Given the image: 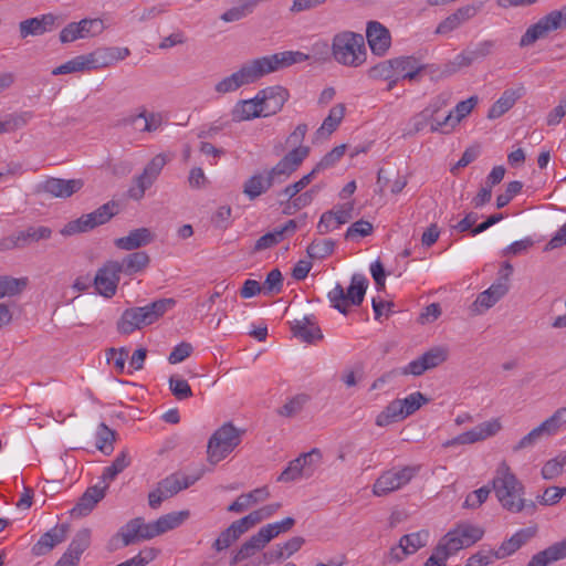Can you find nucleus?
Returning a JSON list of instances; mask_svg holds the SVG:
<instances>
[{
    "label": "nucleus",
    "instance_id": "19",
    "mask_svg": "<svg viewBox=\"0 0 566 566\" xmlns=\"http://www.w3.org/2000/svg\"><path fill=\"white\" fill-rule=\"evenodd\" d=\"M84 186L82 179L48 178L39 186V192H45L55 198H70Z\"/></svg>",
    "mask_w": 566,
    "mask_h": 566
},
{
    "label": "nucleus",
    "instance_id": "2",
    "mask_svg": "<svg viewBox=\"0 0 566 566\" xmlns=\"http://www.w3.org/2000/svg\"><path fill=\"white\" fill-rule=\"evenodd\" d=\"M491 484L504 510L511 513H520L525 509H530L532 512L535 511V503L524 499L525 486L505 461H502L496 468Z\"/></svg>",
    "mask_w": 566,
    "mask_h": 566
},
{
    "label": "nucleus",
    "instance_id": "26",
    "mask_svg": "<svg viewBox=\"0 0 566 566\" xmlns=\"http://www.w3.org/2000/svg\"><path fill=\"white\" fill-rule=\"evenodd\" d=\"M108 484L103 486L94 485L86 489L83 495L78 499L76 505L72 509L71 513L76 516L88 515L95 505L104 499Z\"/></svg>",
    "mask_w": 566,
    "mask_h": 566
},
{
    "label": "nucleus",
    "instance_id": "55",
    "mask_svg": "<svg viewBox=\"0 0 566 566\" xmlns=\"http://www.w3.org/2000/svg\"><path fill=\"white\" fill-rule=\"evenodd\" d=\"M428 532H417L403 535L400 538V543L405 548H408L409 554L416 553L419 548L423 547L428 539Z\"/></svg>",
    "mask_w": 566,
    "mask_h": 566
},
{
    "label": "nucleus",
    "instance_id": "34",
    "mask_svg": "<svg viewBox=\"0 0 566 566\" xmlns=\"http://www.w3.org/2000/svg\"><path fill=\"white\" fill-rule=\"evenodd\" d=\"M231 115L232 120L239 123L263 116V109L255 96L251 99L239 101L232 108Z\"/></svg>",
    "mask_w": 566,
    "mask_h": 566
},
{
    "label": "nucleus",
    "instance_id": "28",
    "mask_svg": "<svg viewBox=\"0 0 566 566\" xmlns=\"http://www.w3.org/2000/svg\"><path fill=\"white\" fill-rule=\"evenodd\" d=\"M139 119L144 120L140 127H135L139 132L153 133L163 124V116L160 113L147 112L145 107H142L138 114H130L120 119L119 125L134 126Z\"/></svg>",
    "mask_w": 566,
    "mask_h": 566
},
{
    "label": "nucleus",
    "instance_id": "59",
    "mask_svg": "<svg viewBox=\"0 0 566 566\" xmlns=\"http://www.w3.org/2000/svg\"><path fill=\"white\" fill-rule=\"evenodd\" d=\"M283 287V275L279 269L271 270L262 285L264 294H277Z\"/></svg>",
    "mask_w": 566,
    "mask_h": 566
},
{
    "label": "nucleus",
    "instance_id": "47",
    "mask_svg": "<svg viewBox=\"0 0 566 566\" xmlns=\"http://www.w3.org/2000/svg\"><path fill=\"white\" fill-rule=\"evenodd\" d=\"M335 242L332 239H325L322 241H313L306 249V252L311 259H324L331 255L334 251Z\"/></svg>",
    "mask_w": 566,
    "mask_h": 566
},
{
    "label": "nucleus",
    "instance_id": "31",
    "mask_svg": "<svg viewBox=\"0 0 566 566\" xmlns=\"http://www.w3.org/2000/svg\"><path fill=\"white\" fill-rule=\"evenodd\" d=\"M566 558V537L532 556L526 566H548Z\"/></svg>",
    "mask_w": 566,
    "mask_h": 566
},
{
    "label": "nucleus",
    "instance_id": "57",
    "mask_svg": "<svg viewBox=\"0 0 566 566\" xmlns=\"http://www.w3.org/2000/svg\"><path fill=\"white\" fill-rule=\"evenodd\" d=\"M492 488L489 485H483L482 488L470 492L463 502L464 509H478L488 500Z\"/></svg>",
    "mask_w": 566,
    "mask_h": 566
},
{
    "label": "nucleus",
    "instance_id": "50",
    "mask_svg": "<svg viewBox=\"0 0 566 566\" xmlns=\"http://www.w3.org/2000/svg\"><path fill=\"white\" fill-rule=\"evenodd\" d=\"M548 436V429L544 422H542L538 427L534 428L531 432L524 436L516 446L513 447V451L517 452L523 449L532 448L535 446L538 440L544 436Z\"/></svg>",
    "mask_w": 566,
    "mask_h": 566
},
{
    "label": "nucleus",
    "instance_id": "27",
    "mask_svg": "<svg viewBox=\"0 0 566 566\" xmlns=\"http://www.w3.org/2000/svg\"><path fill=\"white\" fill-rule=\"evenodd\" d=\"M536 534L535 527H527L520 530L514 535H512L509 539L504 541L497 549H493V555L496 559L505 558L516 551H518L523 545H525L533 536Z\"/></svg>",
    "mask_w": 566,
    "mask_h": 566
},
{
    "label": "nucleus",
    "instance_id": "6",
    "mask_svg": "<svg viewBox=\"0 0 566 566\" xmlns=\"http://www.w3.org/2000/svg\"><path fill=\"white\" fill-rule=\"evenodd\" d=\"M119 203L111 200L91 213L82 214L76 220L70 221L61 230L63 235H72L81 232H88L98 226L105 224L118 213Z\"/></svg>",
    "mask_w": 566,
    "mask_h": 566
},
{
    "label": "nucleus",
    "instance_id": "4",
    "mask_svg": "<svg viewBox=\"0 0 566 566\" xmlns=\"http://www.w3.org/2000/svg\"><path fill=\"white\" fill-rule=\"evenodd\" d=\"M332 52L338 63L350 67L360 66L367 57L364 36L352 31L339 32L334 36Z\"/></svg>",
    "mask_w": 566,
    "mask_h": 566
},
{
    "label": "nucleus",
    "instance_id": "22",
    "mask_svg": "<svg viewBox=\"0 0 566 566\" xmlns=\"http://www.w3.org/2000/svg\"><path fill=\"white\" fill-rule=\"evenodd\" d=\"M91 531L88 528L80 530L72 542L70 543L66 552L57 560L55 566H75L80 562L81 555L90 546Z\"/></svg>",
    "mask_w": 566,
    "mask_h": 566
},
{
    "label": "nucleus",
    "instance_id": "23",
    "mask_svg": "<svg viewBox=\"0 0 566 566\" xmlns=\"http://www.w3.org/2000/svg\"><path fill=\"white\" fill-rule=\"evenodd\" d=\"M366 38L371 52L376 55H384L390 48V32L378 21L368 22Z\"/></svg>",
    "mask_w": 566,
    "mask_h": 566
},
{
    "label": "nucleus",
    "instance_id": "49",
    "mask_svg": "<svg viewBox=\"0 0 566 566\" xmlns=\"http://www.w3.org/2000/svg\"><path fill=\"white\" fill-rule=\"evenodd\" d=\"M566 465V454H558L556 458L548 460L542 468V476L545 480H553L559 476Z\"/></svg>",
    "mask_w": 566,
    "mask_h": 566
},
{
    "label": "nucleus",
    "instance_id": "3",
    "mask_svg": "<svg viewBox=\"0 0 566 566\" xmlns=\"http://www.w3.org/2000/svg\"><path fill=\"white\" fill-rule=\"evenodd\" d=\"M174 298L156 300L145 306L126 308L117 322V331L120 334L129 335L136 329L151 325L174 307Z\"/></svg>",
    "mask_w": 566,
    "mask_h": 566
},
{
    "label": "nucleus",
    "instance_id": "16",
    "mask_svg": "<svg viewBox=\"0 0 566 566\" xmlns=\"http://www.w3.org/2000/svg\"><path fill=\"white\" fill-rule=\"evenodd\" d=\"M482 1L458 8L453 13L449 14L443 21H441L438 24L436 33L448 34L457 30L463 23L473 19L478 14V12L482 10Z\"/></svg>",
    "mask_w": 566,
    "mask_h": 566
},
{
    "label": "nucleus",
    "instance_id": "5",
    "mask_svg": "<svg viewBox=\"0 0 566 566\" xmlns=\"http://www.w3.org/2000/svg\"><path fill=\"white\" fill-rule=\"evenodd\" d=\"M367 287V277L363 274L355 273L352 276L350 285L346 292L342 284L337 283L335 287L328 292L327 297L334 308L346 315L349 305L359 306L363 303Z\"/></svg>",
    "mask_w": 566,
    "mask_h": 566
},
{
    "label": "nucleus",
    "instance_id": "13",
    "mask_svg": "<svg viewBox=\"0 0 566 566\" xmlns=\"http://www.w3.org/2000/svg\"><path fill=\"white\" fill-rule=\"evenodd\" d=\"M448 358V349L443 347H433L423 353L417 359L410 361L401 369L402 375L420 376L424 371L436 368L444 363Z\"/></svg>",
    "mask_w": 566,
    "mask_h": 566
},
{
    "label": "nucleus",
    "instance_id": "58",
    "mask_svg": "<svg viewBox=\"0 0 566 566\" xmlns=\"http://www.w3.org/2000/svg\"><path fill=\"white\" fill-rule=\"evenodd\" d=\"M303 476L305 478L304 465L300 457H297L296 459L292 460L286 469L279 475L277 481L291 482Z\"/></svg>",
    "mask_w": 566,
    "mask_h": 566
},
{
    "label": "nucleus",
    "instance_id": "53",
    "mask_svg": "<svg viewBox=\"0 0 566 566\" xmlns=\"http://www.w3.org/2000/svg\"><path fill=\"white\" fill-rule=\"evenodd\" d=\"M396 75L394 59L382 61L368 71V76L373 80H389Z\"/></svg>",
    "mask_w": 566,
    "mask_h": 566
},
{
    "label": "nucleus",
    "instance_id": "14",
    "mask_svg": "<svg viewBox=\"0 0 566 566\" xmlns=\"http://www.w3.org/2000/svg\"><path fill=\"white\" fill-rule=\"evenodd\" d=\"M119 280L120 273L117 268V261H107L97 270L93 283L98 294L111 298L116 294Z\"/></svg>",
    "mask_w": 566,
    "mask_h": 566
},
{
    "label": "nucleus",
    "instance_id": "43",
    "mask_svg": "<svg viewBox=\"0 0 566 566\" xmlns=\"http://www.w3.org/2000/svg\"><path fill=\"white\" fill-rule=\"evenodd\" d=\"M453 530L462 537L468 547L479 542L484 535L482 527L470 523H460Z\"/></svg>",
    "mask_w": 566,
    "mask_h": 566
},
{
    "label": "nucleus",
    "instance_id": "32",
    "mask_svg": "<svg viewBox=\"0 0 566 566\" xmlns=\"http://www.w3.org/2000/svg\"><path fill=\"white\" fill-rule=\"evenodd\" d=\"M275 182L268 171L252 175L244 184L242 192L250 199L255 200L265 193Z\"/></svg>",
    "mask_w": 566,
    "mask_h": 566
},
{
    "label": "nucleus",
    "instance_id": "10",
    "mask_svg": "<svg viewBox=\"0 0 566 566\" xmlns=\"http://www.w3.org/2000/svg\"><path fill=\"white\" fill-rule=\"evenodd\" d=\"M166 164L167 157L164 154L156 155L145 166L143 172L134 178V185L127 191L128 197L136 201L142 200L146 190L154 185Z\"/></svg>",
    "mask_w": 566,
    "mask_h": 566
},
{
    "label": "nucleus",
    "instance_id": "15",
    "mask_svg": "<svg viewBox=\"0 0 566 566\" xmlns=\"http://www.w3.org/2000/svg\"><path fill=\"white\" fill-rule=\"evenodd\" d=\"M128 48H98L95 51L84 54L87 71L111 66L118 61L129 56Z\"/></svg>",
    "mask_w": 566,
    "mask_h": 566
},
{
    "label": "nucleus",
    "instance_id": "18",
    "mask_svg": "<svg viewBox=\"0 0 566 566\" xmlns=\"http://www.w3.org/2000/svg\"><path fill=\"white\" fill-rule=\"evenodd\" d=\"M62 21H59V17L53 13L42 14L41 17H34L25 19L19 23V32L21 39L28 36L42 35L46 32H51L55 27H59Z\"/></svg>",
    "mask_w": 566,
    "mask_h": 566
},
{
    "label": "nucleus",
    "instance_id": "52",
    "mask_svg": "<svg viewBox=\"0 0 566 566\" xmlns=\"http://www.w3.org/2000/svg\"><path fill=\"white\" fill-rule=\"evenodd\" d=\"M169 389L171 394L178 400H185L192 396L191 387L188 381L180 378L177 375H172L169 378Z\"/></svg>",
    "mask_w": 566,
    "mask_h": 566
},
{
    "label": "nucleus",
    "instance_id": "7",
    "mask_svg": "<svg viewBox=\"0 0 566 566\" xmlns=\"http://www.w3.org/2000/svg\"><path fill=\"white\" fill-rule=\"evenodd\" d=\"M243 431L231 422L221 426L209 439L207 453L211 463H218L231 453L241 442Z\"/></svg>",
    "mask_w": 566,
    "mask_h": 566
},
{
    "label": "nucleus",
    "instance_id": "61",
    "mask_svg": "<svg viewBox=\"0 0 566 566\" xmlns=\"http://www.w3.org/2000/svg\"><path fill=\"white\" fill-rule=\"evenodd\" d=\"M84 55H77L52 71L53 75L87 71Z\"/></svg>",
    "mask_w": 566,
    "mask_h": 566
},
{
    "label": "nucleus",
    "instance_id": "38",
    "mask_svg": "<svg viewBox=\"0 0 566 566\" xmlns=\"http://www.w3.org/2000/svg\"><path fill=\"white\" fill-rule=\"evenodd\" d=\"M188 516V511L171 512L155 521V526L157 527L159 535H161L181 525Z\"/></svg>",
    "mask_w": 566,
    "mask_h": 566
},
{
    "label": "nucleus",
    "instance_id": "37",
    "mask_svg": "<svg viewBox=\"0 0 566 566\" xmlns=\"http://www.w3.org/2000/svg\"><path fill=\"white\" fill-rule=\"evenodd\" d=\"M443 557H450L460 549L468 547L454 530H450L438 543Z\"/></svg>",
    "mask_w": 566,
    "mask_h": 566
},
{
    "label": "nucleus",
    "instance_id": "62",
    "mask_svg": "<svg viewBox=\"0 0 566 566\" xmlns=\"http://www.w3.org/2000/svg\"><path fill=\"white\" fill-rule=\"evenodd\" d=\"M322 458V452L317 448H314L310 452L302 453L300 455V459L304 465L305 478H310L313 475L316 467L321 463Z\"/></svg>",
    "mask_w": 566,
    "mask_h": 566
},
{
    "label": "nucleus",
    "instance_id": "30",
    "mask_svg": "<svg viewBox=\"0 0 566 566\" xmlns=\"http://www.w3.org/2000/svg\"><path fill=\"white\" fill-rule=\"evenodd\" d=\"M525 93L524 86L517 88L505 90L501 97L493 103L488 113V118L495 119L504 115L510 111L517 99H520Z\"/></svg>",
    "mask_w": 566,
    "mask_h": 566
},
{
    "label": "nucleus",
    "instance_id": "8",
    "mask_svg": "<svg viewBox=\"0 0 566 566\" xmlns=\"http://www.w3.org/2000/svg\"><path fill=\"white\" fill-rule=\"evenodd\" d=\"M566 29V4L542 17L536 23L530 25L520 40V46L533 45L537 40L548 33Z\"/></svg>",
    "mask_w": 566,
    "mask_h": 566
},
{
    "label": "nucleus",
    "instance_id": "51",
    "mask_svg": "<svg viewBox=\"0 0 566 566\" xmlns=\"http://www.w3.org/2000/svg\"><path fill=\"white\" fill-rule=\"evenodd\" d=\"M310 397L306 394H300L291 398L286 403H284L279 409V415L283 417H293L297 415L305 403L308 401Z\"/></svg>",
    "mask_w": 566,
    "mask_h": 566
},
{
    "label": "nucleus",
    "instance_id": "21",
    "mask_svg": "<svg viewBox=\"0 0 566 566\" xmlns=\"http://www.w3.org/2000/svg\"><path fill=\"white\" fill-rule=\"evenodd\" d=\"M500 429L501 424L497 420L486 421L451 440H448L443 446L451 447L455 444H469L482 441L494 436Z\"/></svg>",
    "mask_w": 566,
    "mask_h": 566
},
{
    "label": "nucleus",
    "instance_id": "12",
    "mask_svg": "<svg viewBox=\"0 0 566 566\" xmlns=\"http://www.w3.org/2000/svg\"><path fill=\"white\" fill-rule=\"evenodd\" d=\"M105 29L101 19H82L78 22H70L60 32L61 43H71L78 39H86L99 35Z\"/></svg>",
    "mask_w": 566,
    "mask_h": 566
},
{
    "label": "nucleus",
    "instance_id": "33",
    "mask_svg": "<svg viewBox=\"0 0 566 566\" xmlns=\"http://www.w3.org/2000/svg\"><path fill=\"white\" fill-rule=\"evenodd\" d=\"M150 262L149 255L144 251L127 254L120 262L117 261L119 273L132 276L145 270Z\"/></svg>",
    "mask_w": 566,
    "mask_h": 566
},
{
    "label": "nucleus",
    "instance_id": "64",
    "mask_svg": "<svg viewBox=\"0 0 566 566\" xmlns=\"http://www.w3.org/2000/svg\"><path fill=\"white\" fill-rule=\"evenodd\" d=\"M566 495L565 486H549L544 490V493L537 497L542 505H555L560 499Z\"/></svg>",
    "mask_w": 566,
    "mask_h": 566
},
{
    "label": "nucleus",
    "instance_id": "17",
    "mask_svg": "<svg viewBox=\"0 0 566 566\" xmlns=\"http://www.w3.org/2000/svg\"><path fill=\"white\" fill-rule=\"evenodd\" d=\"M289 97V91L280 85L265 87L256 94V99L260 101L264 117L279 113Z\"/></svg>",
    "mask_w": 566,
    "mask_h": 566
},
{
    "label": "nucleus",
    "instance_id": "41",
    "mask_svg": "<svg viewBox=\"0 0 566 566\" xmlns=\"http://www.w3.org/2000/svg\"><path fill=\"white\" fill-rule=\"evenodd\" d=\"M316 175L317 174L312 169V171L303 176L300 180L282 189L277 195L279 198L281 199V203H283L284 201L292 200L296 195H298L304 188H306L312 182Z\"/></svg>",
    "mask_w": 566,
    "mask_h": 566
},
{
    "label": "nucleus",
    "instance_id": "44",
    "mask_svg": "<svg viewBox=\"0 0 566 566\" xmlns=\"http://www.w3.org/2000/svg\"><path fill=\"white\" fill-rule=\"evenodd\" d=\"M268 544L269 542L266 538H264L263 533L259 530L256 534L252 535L240 546L239 552L244 559H248L255 555L259 551L263 549Z\"/></svg>",
    "mask_w": 566,
    "mask_h": 566
},
{
    "label": "nucleus",
    "instance_id": "9",
    "mask_svg": "<svg viewBox=\"0 0 566 566\" xmlns=\"http://www.w3.org/2000/svg\"><path fill=\"white\" fill-rule=\"evenodd\" d=\"M420 465H406L399 470L385 471L375 481L373 493L376 496L387 495L408 484L420 471Z\"/></svg>",
    "mask_w": 566,
    "mask_h": 566
},
{
    "label": "nucleus",
    "instance_id": "46",
    "mask_svg": "<svg viewBox=\"0 0 566 566\" xmlns=\"http://www.w3.org/2000/svg\"><path fill=\"white\" fill-rule=\"evenodd\" d=\"M345 115V105L344 104H336L333 106L329 111L328 116L324 119L321 128L317 130L319 133L321 130H326L327 134H332L336 130L338 125L340 124L342 119Z\"/></svg>",
    "mask_w": 566,
    "mask_h": 566
},
{
    "label": "nucleus",
    "instance_id": "42",
    "mask_svg": "<svg viewBox=\"0 0 566 566\" xmlns=\"http://www.w3.org/2000/svg\"><path fill=\"white\" fill-rule=\"evenodd\" d=\"M116 432L109 429L104 422L99 423L96 433V448L104 454H111L114 450Z\"/></svg>",
    "mask_w": 566,
    "mask_h": 566
},
{
    "label": "nucleus",
    "instance_id": "40",
    "mask_svg": "<svg viewBox=\"0 0 566 566\" xmlns=\"http://www.w3.org/2000/svg\"><path fill=\"white\" fill-rule=\"evenodd\" d=\"M27 285V277L15 279L8 275L0 276V298L21 294Z\"/></svg>",
    "mask_w": 566,
    "mask_h": 566
},
{
    "label": "nucleus",
    "instance_id": "48",
    "mask_svg": "<svg viewBox=\"0 0 566 566\" xmlns=\"http://www.w3.org/2000/svg\"><path fill=\"white\" fill-rule=\"evenodd\" d=\"M241 535V532H239L235 525L231 523L229 527L220 533L219 537L212 544V547L217 552L224 551L239 539Z\"/></svg>",
    "mask_w": 566,
    "mask_h": 566
},
{
    "label": "nucleus",
    "instance_id": "60",
    "mask_svg": "<svg viewBox=\"0 0 566 566\" xmlns=\"http://www.w3.org/2000/svg\"><path fill=\"white\" fill-rule=\"evenodd\" d=\"M29 114H10L7 115L3 119H0V134L12 133L21 127H23L28 123Z\"/></svg>",
    "mask_w": 566,
    "mask_h": 566
},
{
    "label": "nucleus",
    "instance_id": "54",
    "mask_svg": "<svg viewBox=\"0 0 566 566\" xmlns=\"http://www.w3.org/2000/svg\"><path fill=\"white\" fill-rule=\"evenodd\" d=\"M399 401L401 402L402 411L407 418L408 416L416 412L423 403H427L429 399L420 391H416L410 394L405 399H399Z\"/></svg>",
    "mask_w": 566,
    "mask_h": 566
},
{
    "label": "nucleus",
    "instance_id": "1",
    "mask_svg": "<svg viewBox=\"0 0 566 566\" xmlns=\"http://www.w3.org/2000/svg\"><path fill=\"white\" fill-rule=\"evenodd\" d=\"M308 59L307 54L300 51H284L251 60L244 63L237 72L219 81L214 85V91L219 94L234 92L241 86L254 83L270 73L305 62Z\"/></svg>",
    "mask_w": 566,
    "mask_h": 566
},
{
    "label": "nucleus",
    "instance_id": "29",
    "mask_svg": "<svg viewBox=\"0 0 566 566\" xmlns=\"http://www.w3.org/2000/svg\"><path fill=\"white\" fill-rule=\"evenodd\" d=\"M292 332L295 337L310 344L323 338L321 328L313 315L304 316L302 319H295L292 324Z\"/></svg>",
    "mask_w": 566,
    "mask_h": 566
},
{
    "label": "nucleus",
    "instance_id": "35",
    "mask_svg": "<svg viewBox=\"0 0 566 566\" xmlns=\"http://www.w3.org/2000/svg\"><path fill=\"white\" fill-rule=\"evenodd\" d=\"M15 233L17 240L19 241L21 249H23L33 242L50 239L52 235V230L49 227L40 226L29 227L25 230Z\"/></svg>",
    "mask_w": 566,
    "mask_h": 566
},
{
    "label": "nucleus",
    "instance_id": "11",
    "mask_svg": "<svg viewBox=\"0 0 566 566\" xmlns=\"http://www.w3.org/2000/svg\"><path fill=\"white\" fill-rule=\"evenodd\" d=\"M158 535L155 522L145 523L143 517H135L120 527L115 538H120L123 546L126 547L139 541L151 539Z\"/></svg>",
    "mask_w": 566,
    "mask_h": 566
},
{
    "label": "nucleus",
    "instance_id": "63",
    "mask_svg": "<svg viewBox=\"0 0 566 566\" xmlns=\"http://www.w3.org/2000/svg\"><path fill=\"white\" fill-rule=\"evenodd\" d=\"M294 171V168L291 167L284 158H282L274 167L268 170L269 175L275 184L285 181Z\"/></svg>",
    "mask_w": 566,
    "mask_h": 566
},
{
    "label": "nucleus",
    "instance_id": "45",
    "mask_svg": "<svg viewBox=\"0 0 566 566\" xmlns=\"http://www.w3.org/2000/svg\"><path fill=\"white\" fill-rule=\"evenodd\" d=\"M295 525L293 517H285L281 522L268 524L262 526L260 531L263 533L264 538L270 543L273 538L279 536L281 533L289 532Z\"/></svg>",
    "mask_w": 566,
    "mask_h": 566
},
{
    "label": "nucleus",
    "instance_id": "24",
    "mask_svg": "<svg viewBox=\"0 0 566 566\" xmlns=\"http://www.w3.org/2000/svg\"><path fill=\"white\" fill-rule=\"evenodd\" d=\"M69 530V524H61L44 533L33 545V555L42 556L51 552L57 544L66 539Z\"/></svg>",
    "mask_w": 566,
    "mask_h": 566
},
{
    "label": "nucleus",
    "instance_id": "56",
    "mask_svg": "<svg viewBox=\"0 0 566 566\" xmlns=\"http://www.w3.org/2000/svg\"><path fill=\"white\" fill-rule=\"evenodd\" d=\"M346 145H339L334 147L331 151H328L313 168V170L318 174L322 170H325L332 166H334L345 154Z\"/></svg>",
    "mask_w": 566,
    "mask_h": 566
},
{
    "label": "nucleus",
    "instance_id": "39",
    "mask_svg": "<svg viewBox=\"0 0 566 566\" xmlns=\"http://www.w3.org/2000/svg\"><path fill=\"white\" fill-rule=\"evenodd\" d=\"M130 457L126 450L122 451L112 464L104 469L102 474V481L104 484H108L113 481L120 472H123L130 464Z\"/></svg>",
    "mask_w": 566,
    "mask_h": 566
},
{
    "label": "nucleus",
    "instance_id": "25",
    "mask_svg": "<svg viewBox=\"0 0 566 566\" xmlns=\"http://www.w3.org/2000/svg\"><path fill=\"white\" fill-rule=\"evenodd\" d=\"M155 233L148 228L132 230L126 237L117 238L114 241L116 248L133 251L146 247L155 241Z\"/></svg>",
    "mask_w": 566,
    "mask_h": 566
},
{
    "label": "nucleus",
    "instance_id": "36",
    "mask_svg": "<svg viewBox=\"0 0 566 566\" xmlns=\"http://www.w3.org/2000/svg\"><path fill=\"white\" fill-rule=\"evenodd\" d=\"M406 418L401 402L395 399L376 417V424L378 427H386L390 423L401 421Z\"/></svg>",
    "mask_w": 566,
    "mask_h": 566
},
{
    "label": "nucleus",
    "instance_id": "20",
    "mask_svg": "<svg viewBox=\"0 0 566 566\" xmlns=\"http://www.w3.org/2000/svg\"><path fill=\"white\" fill-rule=\"evenodd\" d=\"M394 65L396 74L401 80L408 81H419L421 73H434L437 71L433 65L422 64L419 59L412 55L395 57Z\"/></svg>",
    "mask_w": 566,
    "mask_h": 566
}]
</instances>
